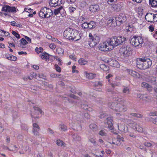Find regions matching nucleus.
Listing matches in <instances>:
<instances>
[{
	"instance_id": "10",
	"label": "nucleus",
	"mask_w": 157,
	"mask_h": 157,
	"mask_svg": "<svg viewBox=\"0 0 157 157\" xmlns=\"http://www.w3.org/2000/svg\"><path fill=\"white\" fill-rule=\"evenodd\" d=\"M109 42L106 41L103 43L100 44L98 46V48L101 51H107L109 50V48L111 50L112 49L111 48H110L109 47Z\"/></svg>"
},
{
	"instance_id": "50",
	"label": "nucleus",
	"mask_w": 157,
	"mask_h": 157,
	"mask_svg": "<svg viewBox=\"0 0 157 157\" xmlns=\"http://www.w3.org/2000/svg\"><path fill=\"white\" fill-rule=\"evenodd\" d=\"M76 9L75 8L73 7H70L69 8V10L70 12L73 13L74 12L75 10Z\"/></svg>"
},
{
	"instance_id": "18",
	"label": "nucleus",
	"mask_w": 157,
	"mask_h": 157,
	"mask_svg": "<svg viewBox=\"0 0 157 157\" xmlns=\"http://www.w3.org/2000/svg\"><path fill=\"white\" fill-rule=\"evenodd\" d=\"M119 130L121 132H126L128 130V127L124 124H120L118 125Z\"/></svg>"
},
{
	"instance_id": "13",
	"label": "nucleus",
	"mask_w": 157,
	"mask_h": 157,
	"mask_svg": "<svg viewBox=\"0 0 157 157\" xmlns=\"http://www.w3.org/2000/svg\"><path fill=\"white\" fill-rule=\"evenodd\" d=\"M73 29L71 28H67L64 32L63 35L66 39L71 40Z\"/></svg>"
},
{
	"instance_id": "53",
	"label": "nucleus",
	"mask_w": 157,
	"mask_h": 157,
	"mask_svg": "<svg viewBox=\"0 0 157 157\" xmlns=\"http://www.w3.org/2000/svg\"><path fill=\"white\" fill-rule=\"evenodd\" d=\"M33 126L34 128H36L38 130H39L40 128V127L36 123H34L33 124Z\"/></svg>"
},
{
	"instance_id": "8",
	"label": "nucleus",
	"mask_w": 157,
	"mask_h": 157,
	"mask_svg": "<svg viewBox=\"0 0 157 157\" xmlns=\"http://www.w3.org/2000/svg\"><path fill=\"white\" fill-rule=\"evenodd\" d=\"M119 51L121 55L127 57L130 55L132 53V49L129 46L127 45L120 48Z\"/></svg>"
},
{
	"instance_id": "64",
	"label": "nucleus",
	"mask_w": 157,
	"mask_h": 157,
	"mask_svg": "<svg viewBox=\"0 0 157 157\" xmlns=\"http://www.w3.org/2000/svg\"><path fill=\"white\" fill-rule=\"evenodd\" d=\"M154 22L157 21V14H154Z\"/></svg>"
},
{
	"instance_id": "22",
	"label": "nucleus",
	"mask_w": 157,
	"mask_h": 157,
	"mask_svg": "<svg viewBox=\"0 0 157 157\" xmlns=\"http://www.w3.org/2000/svg\"><path fill=\"white\" fill-rule=\"evenodd\" d=\"M60 0H50L49 2L50 6L51 7H54L59 5V1Z\"/></svg>"
},
{
	"instance_id": "5",
	"label": "nucleus",
	"mask_w": 157,
	"mask_h": 157,
	"mask_svg": "<svg viewBox=\"0 0 157 157\" xmlns=\"http://www.w3.org/2000/svg\"><path fill=\"white\" fill-rule=\"evenodd\" d=\"M129 40L130 44L135 47L139 46V47H142V44L144 42L143 39L142 37L135 36H131Z\"/></svg>"
},
{
	"instance_id": "44",
	"label": "nucleus",
	"mask_w": 157,
	"mask_h": 157,
	"mask_svg": "<svg viewBox=\"0 0 157 157\" xmlns=\"http://www.w3.org/2000/svg\"><path fill=\"white\" fill-rule=\"evenodd\" d=\"M113 19L112 17H109L107 19V24H109L111 23H113Z\"/></svg>"
},
{
	"instance_id": "31",
	"label": "nucleus",
	"mask_w": 157,
	"mask_h": 157,
	"mask_svg": "<svg viewBox=\"0 0 157 157\" xmlns=\"http://www.w3.org/2000/svg\"><path fill=\"white\" fill-rule=\"evenodd\" d=\"M96 76V74L95 73H90L86 74V77L89 79H93Z\"/></svg>"
},
{
	"instance_id": "29",
	"label": "nucleus",
	"mask_w": 157,
	"mask_h": 157,
	"mask_svg": "<svg viewBox=\"0 0 157 157\" xmlns=\"http://www.w3.org/2000/svg\"><path fill=\"white\" fill-rule=\"evenodd\" d=\"M100 67L104 71H108L109 70V67L104 64H101L100 65Z\"/></svg>"
},
{
	"instance_id": "16",
	"label": "nucleus",
	"mask_w": 157,
	"mask_h": 157,
	"mask_svg": "<svg viewBox=\"0 0 157 157\" xmlns=\"http://www.w3.org/2000/svg\"><path fill=\"white\" fill-rule=\"evenodd\" d=\"M89 10L92 12H95L98 11L100 10L99 6L98 4L91 5L89 7Z\"/></svg>"
},
{
	"instance_id": "21",
	"label": "nucleus",
	"mask_w": 157,
	"mask_h": 157,
	"mask_svg": "<svg viewBox=\"0 0 157 157\" xmlns=\"http://www.w3.org/2000/svg\"><path fill=\"white\" fill-rule=\"evenodd\" d=\"M141 86L142 87L146 88L147 90L149 92L152 91V87L150 85L146 82H142L141 84Z\"/></svg>"
},
{
	"instance_id": "42",
	"label": "nucleus",
	"mask_w": 157,
	"mask_h": 157,
	"mask_svg": "<svg viewBox=\"0 0 157 157\" xmlns=\"http://www.w3.org/2000/svg\"><path fill=\"white\" fill-rule=\"evenodd\" d=\"M56 144L59 146H62L65 144L62 140H58L56 141Z\"/></svg>"
},
{
	"instance_id": "26",
	"label": "nucleus",
	"mask_w": 157,
	"mask_h": 157,
	"mask_svg": "<svg viewBox=\"0 0 157 157\" xmlns=\"http://www.w3.org/2000/svg\"><path fill=\"white\" fill-rule=\"evenodd\" d=\"M149 81L152 84L156 85L157 84V78L153 76L149 77Z\"/></svg>"
},
{
	"instance_id": "1",
	"label": "nucleus",
	"mask_w": 157,
	"mask_h": 157,
	"mask_svg": "<svg viewBox=\"0 0 157 157\" xmlns=\"http://www.w3.org/2000/svg\"><path fill=\"white\" fill-rule=\"evenodd\" d=\"M152 65V61L147 58H139L136 62V66L141 70H145L150 67Z\"/></svg>"
},
{
	"instance_id": "58",
	"label": "nucleus",
	"mask_w": 157,
	"mask_h": 157,
	"mask_svg": "<svg viewBox=\"0 0 157 157\" xmlns=\"http://www.w3.org/2000/svg\"><path fill=\"white\" fill-rule=\"evenodd\" d=\"M12 55L9 54H7L5 56L7 59L10 60V59H11V57Z\"/></svg>"
},
{
	"instance_id": "6",
	"label": "nucleus",
	"mask_w": 157,
	"mask_h": 157,
	"mask_svg": "<svg viewBox=\"0 0 157 157\" xmlns=\"http://www.w3.org/2000/svg\"><path fill=\"white\" fill-rule=\"evenodd\" d=\"M89 40L88 44L91 47L96 46L100 41V37L96 35H93L91 33L89 34Z\"/></svg>"
},
{
	"instance_id": "32",
	"label": "nucleus",
	"mask_w": 157,
	"mask_h": 157,
	"mask_svg": "<svg viewBox=\"0 0 157 157\" xmlns=\"http://www.w3.org/2000/svg\"><path fill=\"white\" fill-rule=\"evenodd\" d=\"M130 92V90L128 87L124 86L122 90V92L124 94H129Z\"/></svg>"
},
{
	"instance_id": "40",
	"label": "nucleus",
	"mask_w": 157,
	"mask_h": 157,
	"mask_svg": "<svg viewBox=\"0 0 157 157\" xmlns=\"http://www.w3.org/2000/svg\"><path fill=\"white\" fill-rule=\"evenodd\" d=\"M109 107L111 109L115 110L116 103L114 102L109 103L108 104Z\"/></svg>"
},
{
	"instance_id": "61",
	"label": "nucleus",
	"mask_w": 157,
	"mask_h": 157,
	"mask_svg": "<svg viewBox=\"0 0 157 157\" xmlns=\"http://www.w3.org/2000/svg\"><path fill=\"white\" fill-rule=\"evenodd\" d=\"M38 77L40 78H41L44 79H45V76L43 74H40L38 75Z\"/></svg>"
},
{
	"instance_id": "9",
	"label": "nucleus",
	"mask_w": 157,
	"mask_h": 157,
	"mask_svg": "<svg viewBox=\"0 0 157 157\" xmlns=\"http://www.w3.org/2000/svg\"><path fill=\"white\" fill-rule=\"evenodd\" d=\"M127 18L125 14L121 13L119 15L118 17H116V23L117 26H119L121 24L127 20Z\"/></svg>"
},
{
	"instance_id": "23",
	"label": "nucleus",
	"mask_w": 157,
	"mask_h": 157,
	"mask_svg": "<svg viewBox=\"0 0 157 157\" xmlns=\"http://www.w3.org/2000/svg\"><path fill=\"white\" fill-rule=\"evenodd\" d=\"M94 85L95 89L96 90H97L99 89V88H100L102 86V83L101 82H95ZM101 89H99V90H98L99 91H101Z\"/></svg>"
},
{
	"instance_id": "35",
	"label": "nucleus",
	"mask_w": 157,
	"mask_h": 157,
	"mask_svg": "<svg viewBox=\"0 0 157 157\" xmlns=\"http://www.w3.org/2000/svg\"><path fill=\"white\" fill-rule=\"evenodd\" d=\"M88 25L89 29H91L94 28L96 26L95 23L93 21H91L89 23H88Z\"/></svg>"
},
{
	"instance_id": "62",
	"label": "nucleus",
	"mask_w": 157,
	"mask_h": 157,
	"mask_svg": "<svg viewBox=\"0 0 157 157\" xmlns=\"http://www.w3.org/2000/svg\"><path fill=\"white\" fill-rule=\"evenodd\" d=\"M84 117L87 119L90 118V117L88 113H85L84 115Z\"/></svg>"
},
{
	"instance_id": "33",
	"label": "nucleus",
	"mask_w": 157,
	"mask_h": 157,
	"mask_svg": "<svg viewBox=\"0 0 157 157\" xmlns=\"http://www.w3.org/2000/svg\"><path fill=\"white\" fill-rule=\"evenodd\" d=\"M120 5L119 4H117L113 5L112 6L113 10L114 11H117L120 9Z\"/></svg>"
},
{
	"instance_id": "59",
	"label": "nucleus",
	"mask_w": 157,
	"mask_h": 157,
	"mask_svg": "<svg viewBox=\"0 0 157 157\" xmlns=\"http://www.w3.org/2000/svg\"><path fill=\"white\" fill-rule=\"evenodd\" d=\"M49 47L51 48L52 49H54L56 48V45L55 44H54L52 43L50 44Z\"/></svg>"
},
{
	"instance_id": "4",
	"label": "nucleus",
	"mask_w": 157,
	"mask_h": 157,
	"mask_svg": "<svg viewBox=\"0 0 157 157\" xmlns=\"http://www.w3.org/2000/svg\"><path fill=\"white\" fill-rule=\"evenodd\" d=\"M53 14L52 10L50 9L44 7L41 9L39 13V16L43 18H49Z\"/></svg>"
},
{
	"instance_id": "28",
	"label": "nucleus",
	"mask_w": 157,
	"mask_h": 157,
	"mask_svg": "<svg viewBox=\"0 0 157 157\" xmlns=\"http://www.w3.org/2000/svg\"><path fill=\"white\" fill-rule=\"evenodd\" d=\"M149 3L152 7H157V0H149Z\"/></svg>"
},
{
	"instance_id": "41",
	"label": "nucleus",
	"mask_w": 157,
	"mask_h": 157,
	"mask_svg": "<svg viewBox=\"0 0 157 157\" xmlns=\"http://www.w3.org/2000/svg\"><path fill=\"white\" fill-rule=\"evenodd\" d=\"M59 126L62 131L65 132L67 130V128L64 124H59Z\"/></svg>"
},
{
	"instance_id": "54",
	"label": "nucleus",
	"mask_w": 157,
	"mask_h": 157,
	"mask_svg": "<svg viewBox=\"0 0 157 157\" xmlns=\"http://www.w3.org/2000/svg\"><path fill=\"white\" fill-rule=\"evenodd\" d=\"M149 115L151 116H157V112L155 111L154 112H150Z\"/></svg>"
},
{
	"instance_id": "56",
	"label": "nucleus",
	"mask_w": 157,
	"mask_h": 157,
	"mask_svg": "<svg viewBox=\"0 0 157 157\" xmlns=\"http://www.w3.org/2000/svg\"><path fill=\"white\" fill-rule=\"evenodd\" d=\"M60 75H58L55 74H52L50 75V76L52 78H56Z\"/></svg>"
},
{
	"instance_id": "46",
	"label": "nucleus",
	"mask_w": 157,
	"mask_h": 157,
	"mask_svg": "<svg viewBox=\"0 0 157 157\" xmlns=\"http://www.w3.org/2000/svg\"><path fill=\"white\" fill-rule=\"evenodd\" d=\"M55 68L56 71L59 72H60L61 71L60 67L57 65H55Z\"/></svg>"
},
{
	"instance_id": "27",
	"label": "nucleus",
	"mask_w": 157,
	"mask_h": 157,
	"mask_svg": "<svg viewBox=\"0 0 157 157\" xmlns=\"http://www.w3.org/2000/svg\"><path fill=\"white\" fill-rule=\"evenodd\" d=\"M89 127L90 129L94 131H96L98 130V127L96 124L92 123L89 125Z\"/></svg>"
},
{
	"instance_id": "45",
	"label": "nucleus",
	"mask_w": 157,
	"mask_h": 157,
	"mask_svg": "<svg viewBox=\"0 0 157 157\" xmlns=\"http://www.w3.org/2000/svg\"><path fill=\"white\" fill-rule=\"evenodd\" d=\"M12 34H13L17 38H20V36L19 34L17 33L15 31H12Z\"/></svg>"
},
{
	"instance_id": "7",
	"label": "nucleus",
	"mask_w": 157,
	"mask_h": 157,
	"mask_svg": "<svg viewBox=\"0 0 157 157\" xmlns=\"http://www.w3.org/2000/svg\"><path fill=\"white\" fill-rule=\"evenodd\" d=\"M127 101L123 99L117 103L115 107V111L116 112H124L127 110Z\"/></svg>"
},
{
	"instance_id": "57",
	"label": "nucleus",
	"mask_w": 157,
	"mask_h": 157,
	"mask_svg": "<svg viewBox=\"0 0 157 157\" xmlns=\"http://www.w3.org/2000/svg\"><path fill=\"white\" fill-rule=\"evenodd\" d=\"M89 141L93 144L96 143V142L95 140L92 138H90L89 139Z\"/></svg>"
},
{
	"instance_id": "52",
	"label": "nucleus",
	"mask_w": 157,
	"mask_h": 157,
	"mask_svg": "<svg viewBox=\"0 0 157 157\" xmlns=\"http://www.w3.org/2000/svg\"><path fill=\"white\" fill-rule=\"evenodd\" d=\"M109 142L113 144H115V138L113 139L112 140H109Z\"/></svg>"
},
{
	"instance_id": "20",
	"label": "nucleus",
	"mask_w": 157,
	"mask_h": 157,
	"mask_svg": "<svg viewBox=\"0 0 157 157\" xmlns=\"http://www.w3.org/2000/svg\"><path fill=\"white\" fill-rule=\"evenodd\" d=\"M133 128L137 131L141 132L143 131V128L139 124L136 123L133 124Z\"/></svg>"
},
{
	"instance_id": "43",
	"label": "nucleus",
	"mask_w": 157,
	"mask_h": 157,
	"mask_svg": "<svg viewBox=\"0 0 157 157\" xmlns=\"http://www.w3.org/2000/svg\"><path fill=\"white\" fill-rule=\"evenodd\" d=\"M99 134L102 136H107V134L105 130H101L99 133Z\"/></svg>"
},
{
	"instance_id": "55",
	"label": "nucleus",
	"mask_w": 157,
	"mask_h": 157,
	"mask_svg": "<svg viewBox=\"0 0 157 157\" xmlns=\"http://www.w3.org/2000/svg\"><path fill=\"white\" fill-rule=\"evenodd\" d=\"M70 97L75 99H78L79 98L78 97L72 94H70Z\"/></svg>"
},
{
	"instance_id": "3",
	"label": "nucleus",
	"mask_w": 157,
	"mask_h": 157,
	"mask_svg": "<svg viewBox=\"0 0 157 157\" xmlns=\"http://www.w3.org/2000/svg\"><path fill=\"white\" fill-rule=\"evenodd\" d=\"M108 115L106 113H102L99 116V117L103 120L106 119V122H105V126L110 130H113V126L112 122V118L111 117H108Z\"/></svg>"
},
{
	"instance_id": "38",
	"label": "nucleus",
	"mask_w": 157,
	"mask_h": 157,
	"mask_svg": "<svg viewBox=\"0 0 157 157\" xmlns=\"http://www.w3.org/2000/svg\"><path fill=\"white\" fill-rule=\"evenodd\" d=\"M21 47L22 48L24 47V45L28 43L27 41L24 38H22L21 40Z\"/></svg>"
},
{
	"instance_id": "39",
	"label": "nucleus",
	"mask_w": 157,
	"mask_h": 157,
	"mask_svg": "<svg viewBox=\"0 0 157 157\" xmlns=\"http://www.w3.org/2000/svg\"><path fill=\"white\" fill-rule=\"evenodd\" d=\"M78 62L81 65H84L87 63V61L83 58H81L78 60Z\"/></svg>"
},
{
	"instance_id": "63",
	"label": "nucleus",
	"mask_w": 157,
	"mask_h": 157,
	"mask_svg": "<svg viewBox=\"0 0 157 157\" xmlns=\"http://www.w3.org/2000/svg\"><path fill=\"white\" fill-rule=\"evenodd\" d=\"M152 119L153 120V123L155 124H157V117Z\"/></svg>"
},
{
	"instance_id": "51",
	"label": "nucleus",
	"mask_w": 157,
	"mask_h": 157,
	"mask_svg": "<svg viewBox=\"0 0 157 157\" xmlns=\"http://www.w3.org/2000/svg\"><path fill=\"white\" fill-rule=\"evenodd\" d=\"M39 130H38L37 128H33V132L34 133V134L35 135H37L38 132V131Z\"/></svg>"
},
{
	"instance_id": "24",
	"label": "nucleus",
	"mask_w": 157,
	"mask_h": 157,
	"mask_svg": "<svg viewBox=\"0 0 157 157\" xmlns=\"http://www.w3.org/2000/svg\"><path fill=\"white\" fill-rule=\"evenodd\" d=\"M40 56L42 59H45L46 61L47 59H49V55L45 52H44L41 54Z\"/></svg>"
},
{
	"instance_id": "37",
	"label": "nucleus",
	"mask_w": 157,
	"mask_h": 157,
	"mask_svg": "<svg viewBox=\"0 0 157 157\" xmlns=\"http://www.w3.org/2000/svg\"><path fill=\"white\" fill-rule=\"evenodd\" d=\"M56 52L61 56H63V55L64 50L61 48H57L56 49Z\"/></svg>"
},
{
	"instance_id": "36",
	"label": "nucleus",
	"mask_w": 157,
	"mask_h": 157,
	"mask_svg": "<svg viewBox=\"0 0 157 157\" xmlns=\"http://www.w3.org/2000/svg\"><path fill=\"white\" fill-rule=\"evenodd\" d=\"M140 99L147 101H148L150 100V97L148 96L147 95L144 94H142V95Z\"/></svg>"
},
{
	"instance_id": "25",
	"label": "nucleus",
	"mask_w": 157,
	"mask_h": 157,
	"mask_svg": "<svg viewBox=\"0 0 157 157\" xmlns=\"http://www.w3.org/2000/svg\"><path fill=\"white\" fill-rule=\"evenodd\" d=\"M83 117L82 114L81 113H77V115L75 116V119L77 121L81 122L82 121V118Z\"/></svg>"
},
{
	"instance_id": "2",
	"label": "nucleus",
	"mask_w": 157,
	"mask_h": 157,
	"mask_svg": "<svg viewBox=\"0 0 157 157\" xmlns=\"http://www.w3.org/2000/svg\"><path fill=\"white\" fill-rule=\"evenodd\" d=\"M126 40V38L122 36H113L110 39L109 44L113 48L114 46H117L123 43Z\"/></svg>"
},
{
	"instance_id": "34",
	"label": "nucleus",
	"mask_w": 157,
	"mask_h": 157,
	"mask_svg": "<svg viewBox=\"0 0 157 157\" xmlns=\"http://www.w3.org/2000/svg\"><path fill=\"white\" fill-rule=\"evenodd\" d=\"M34 110L35 113L36 115L39 114V113L42 114V111L39 108L37 107H34Z\"/></svg>"
},
{
	"instance_id": "14",
	"label": "nucleus",
	"mask_w": 157,
	"mask_h": 157,
	"mask_svg": "<svg viewBox=\"0 0 157 157\" xmlns=\"http://www.w3.org/2000/svg\"><path fill=\"white\" fill-rule=\"evenodd\" d=\"M154 13H147L145 16L146 20L149 22H154Z\"/></svg>"
},
{
	"instance_id": "49",
	"label": "nucleus",
	"mask_w": 157,
	"mask_h": 157,
	"mask_svg": "<svg viewBox=\"0 0 157 157\" xmlns=\"http://www.w3.org/2000/svg\"><path fill=\"white\" fill-rule=\"evenodd\" d=\"M144 145L147 147H150L152 145V144L151 143L148 142H145L144 143Z\"/></svg>"
},
{
	"instance_id": "19",
	"label": "nucleus",
	"mask_w": 157,
	"mask_h": 157,
	"mask_svg": "<svg viewBox=\"0 0 157 157\" xmlns=\"http://www.w3.org/2000/svg\"><path fill=\"white\" fill-rule=\"evenodd\" d=\"M124 140L123 137L120 135L117 136V138H115V144L117 146L120 145L121 142H124Z\"/></svg>"
},
{
	"instance_id": "60",
	"label": "nucleus",
	"mask_w": 157,
	"mask_h": 157,
	"mask_svg": "<svg viewBox=\"0 0 157 157\" xmlns=\"http://www.w3.org/2000/svg\"><path fill=\"white\" fill-rule=\"evenodd\" d=\"M17 57L15 56L12 55L11 57V59H10V60L11 61H16L17 60Z\"/></svg>"
},
{
	"instance_id": "48",
	"label": "nucleus",
	"mask_w": 157,
	"mask_h": 157,
	"mask_svg": "<svg viewBox=\"0 0 157 157\" xmlns=\"http://www.w3.org/2000/svg\"><path fill=\"white\" fill-rule=\"evenodd\" d=\"M81 107L83 109L86 110L88 109V106L86 104H82L81 105Z\"/></svg>"
},
{
	"instance_id": "17",
	"label": "nucleus",
	"mask_w": 157,
	"mask_h": 157,
	"mask_svg": "<svg viewBox=\"0 0 157 157\" xmlns=\"http://www.w3.org/2000/svg\"><path fill=\"white\" fill-rule=\"evenodd\" d=\"M65 11L62 6L58 8L57 9H55L54 10V14L56 15H57L59 13H60L62 16H64L65 15L64 13H63V14L62 13V12H63Z\"/></svg>"
},
{
	"instance_id": "12",
	"label": "nucleus",
	"mask_w": 157,
	"mask_h": 157,
	"mask_svg": "<svg viewBox=\"0 0 157 157\" xmlns=\"http://www.w3.org/2000/svg\"><path fill=\"white\" fill-rule=\"evenodd\" d=\"M71 40L75 41H77L80 39L81 37L78 31L76 30H73L71 34Z\"/></svg>"
},
{
	"instance_id": "47",
	"label": "nucleus",
	"mask_w": 157,
	"mask_h": 157,
	"mask_svg": "<svg viewBox=\"0 0 157 157\" xmlns=\"http://www.w3.org/2000/svg\"><path fill=\"white\" fill-rule=\"evenodd\" d=\"M88 23L84 22L82 24V27L83 29H88Z\"/></svg>"
},
{
	"instance_id": "30",
	"label": "nucleus",
	"mask_w": 157,
	"mask_h": 157,
	"mask_svg": "<svg viewBox=\"0 0 157 157\" xmlns=\"http://www.w3.org/2000/svg\"><path fill=\"white\" fill-rule=\"evenodd\" d=\"M73 140L75 141H79L81 140V137L78 135L73 134L72 135Z\"/></svg>"
},
{
	"instance_id": "15",
	"label": "nucleus",
	"mask_w": 157,
	"mask_h": 157,
	"mask_svg": "<svg viewBox=\"0 0 157 157\" xmlns=\"http://www.w3.org/2000/svg\"><path fill=\"white\" fill-rule=\"evenodd\" d=\"M128 73L133 77L136 78H139L140 77V74L137 72L132 70H127Z\"/></svg>"
},
{
	"instance_id": "11",
	"label": "nucleus",
	"mask_w": 157,
	"mask_h": 157,
	"mask_svg": "<svg viewBox=\"0 0 157 157\" xmlns=\"http://www.w3.org/2000/svg\"><path fill=\"white\" fill-rule=\"evenodd\" d=\"M2 11L5 12H10L15 13L17 12L16 8L15 7H11L8 5H4L2 8Z\"/></svg>"
}]
</instances>
